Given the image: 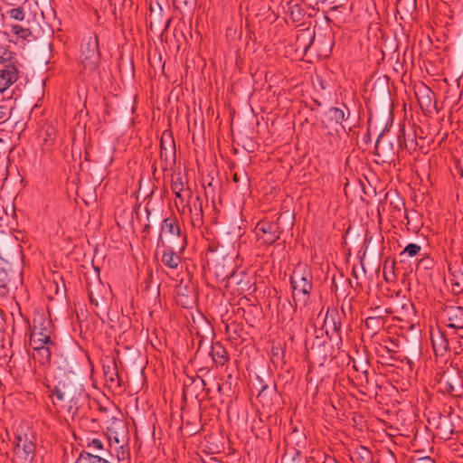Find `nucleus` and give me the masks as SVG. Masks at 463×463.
Instances as JSON below:
<instances>
[{
    "label": "nucleus",
    "mask_w": 463,
    "mask_h": 463,
    "mask_svg": "<svg viewBox=\"0 0 463 463\" xmlns=\"http://www.w3.org/2000/svg\"><path fill=\"white\" fill-rule=\"evenodd\" d=\"M30 345L34 360L43 366L50 365L52 355L59 352V341L50 319L43 316L33 319Z\"/></svg>",
    "instance_id": "f257e3e1"
},
{
    "label": "nucleus",
    "mask_w": 463,
    "mask_h": 463,
    "mask_svg": "<svg viewBox=\"0 0 463 463\" xmlns=\"http://www.w3.org/2000/svg\"><path fill=\"white\" fill-rule=\"evenodd\" d=\"M43 384L54 395L57 402H67L70 408H77L78 402L87 396L81 379L75 373L58 376V382L53 387L48 381Z\"/></svg>",
    "instance_id": "f03ea898"
},
{
    "label": "nucleus",
    "mask_w": 463,
    "mask_h": 463,
    "mask_svg": "<svg viewBox=\"0 0 463 463\" xmlns=\"http://www.w3.org/2000/svg\"><path fill=\"white\" fill-rule=\"evenodd\" d=\"M292 298L294 304H290L293 312L299 307H306L313 289V273L311 268L305 263H298L290 276Z\"/></svg>",
    "instance_id": "7ed1b4c3"
},
{
    "label": "nucleus",
    "mask_w": 463,
    "mask_h": 463,
    "mask_svg": "<svg viewBox=\"0 0 463 463\" xmlns=\"http://www.w3.org/2000/svg\"><path fill=\"white\" fill-rule=\"evenodd\" d=\"M36 439L33 430L18 427L14 436L13 463H33L36 455Z\"/></svg>",
    "instance_id": "20e7f679"
},
{
    "label": "nucleus",
    "mask_w": 463,
    "mask_h": 463,
    "mask_svg": "<svg viewBox=\"0 0 463 463\" xmlns=\"http://www.w3.org/2000/svg\"><path fill=\"white\" fill-rule=\"evenodd\" d=\"M20 64L14 52L5 51L0 55V96L19 79Z\"/></svg>",
    "instance_id": "39448f33"
},
{
    "label": "nucleus",
    "mask_w": 463,
    "mask_h": 463,
    "mask_svg": "<svg viewBox=\"0 0 463 463\" xmlns=\"http://www.w3.org/2000/svg\"><path fill=\"white\" fill-rule=\"evenodd\" d=\"M458 416L453 414L451 407H445L442 411H430L428 416L429 425L435 429L436 437L448 440L454 433V419Z\"/></svg>",
    "instance_id": "423d86ee"
},
{
    "label": "nucleus",
    "mask_w": 463,
    "mask_h": 463,
    "mask_svg": "<svg viewBox=\"0 0 463 463\" xmlns=\"http://www.w3.org/2000/svg\"><path fill=\"white\" fill-rule=\"evenodd\" d=\"M80 59L85 69L95 71L100 60L99 39L94 33H90L82 39L80 45Z\"/></svg>",
    "instance_id": "0eeeda50"
},
{
    "label": "nucleus",
    "mask_w": 463,
    "mask_h": 463,
    "mask_svg": "<svg viewBox=\"0 0 463 463\" xmlns=\"http://www.w3.org/2000/svg\"><path fill=\"white\" fill-rule=\"evenodd\" d=\"M258 241L264 244L271 245L280 237L279 223L271 221L261 220L254 229Z\"/></svg>",
    "instance_id": "6e6552de"
},
{
    "label": "nucleus",
    "mask_w": 463,
    "mask_h": 463,
    "mask_svg": "<svg viewBox=\"0 0 463 463\" xmlns=\"http://www.w3.org/2000/svg\"><path fill=\"white\" fill-rule=\"evenodd\" d=\"M159 246L165 248L161 258L163 265L170 269H176L181 263V255L186 247V237L182 238V245L177 252L175 251L173 247L165 246V241L161 236H159L157 241V247Z\"/></svg>",
    "instance_id": "1a4fd4ad"
},
{
    "label": "nucleus",
    "mask_w": 463,
    "mask_h": 463,
    "mask_svg": "<svg viewBox=\"0 0 463 463\" xmlns=\"http://www.w3.org/2000/svg\"><path fill=\"white\" fill-rule=\"evenodd\" d=\"M162 168L171 167L175 163V143L171 132L165 131L160 140Z\"/></svg>",
    "instance_id": "9d476101"
},
{
    "label": "nucleus",
    "mask_w": 463,
    "mask_h": 463,
    "mask_svg": "<svg viewBox=\"0 0 463 463\" xmlns=\"http://www.w3.org/2000/svg\"><path fill=\"white\" fill-rule=\"evenodd\" d=\"M431 344L437 356H444L450 351V345L454 344V338L448 339V335L441 329L431 333Z\"/></svg>",
    "instance_id": "9b49d317"
},
{
    "label": "nucleus",
    "mask_w": 463,
    "mask_h": 463,
    "mask_svg": "<svg viewBox=\"0 0 463 463\" xmlns=\"http://www.w3.org/2000/svg\"><path fill=\"white\" fill-rule=\"evenodd\" d=\"M446 326L454 330H463V307L448 306L443 310Z\"/></svg>",
    "instance_id": "f8f14e48"
},
{
    "label": "nucleus",
    "mask_w": 463,
    "mask_h": 463,
    "mask_svg": "<svg viewBox=\"0 0 463 463\" xmlns=\"http://www.w3.org/2000/svg\"><path fill=\"white\" fill-rule=\"evenodd\" d=\"M189 211L191 214V222L194 226H201L203 224V200L199 195L190 203Z\"/></svg>",
    "instance_id": "ddd939ff"
},
{
    "label": "nucleus",
    "mask_w": 463,
    "mask_h": 463,
    "mask_svg": "<svg viewBox=\"0 0 463 463\" xmlns=\"http://www.w3.org/2000/svg\"><path fill=\"white\" fill-rule=\"evenodd\" d=\"M353 463H373V454L366 447H356L350 454Z\"/></svg>",
    "instance_id": "4468645a"
},
{
    "label": "nucleus",
    "mask_w": 463,
    "mask_h": 463,
    "mask_svg": "<svg viewBox=\"0 0 463 463\" xmlns=\"http://www.w3.org/2000/svg\"><path fill=\"white\" fill-rule=\"evenodd\" d=\"M210 354L218 365H223L228 361L226 349L218 342L212 345Z\"/></svg>",
    "instance_id": "2eb2a0df"
},
{
    "label": "nucleus",
    "mask_w": 463,
    "mask_h": 463,
    "mask_svg": "<svg viewBox=\"0 0 463 463\" xmlns=\"http://www.w3.org/2000/svg\"><path fill=\"white\" fill-rule=\"evenodd\" d=\"M163 232H168L172 235L176 236L177 238H183L184 236H181V229L178 225L177 220L175 218H165L164 219L162 225H161V233L160 236L162 237Z\"/></svg>",
    "instance_id": "dca6fc26"
},
{
    "label": "nucleus",
    "mask_w": 463,
    "mask_h": 463,
    "mask_svg": "<svg viewBox=\"0 0 463 463\" xmlns=\"http://www.w3.org/2000/svg\"><path fill=\"white\" fill-rule=\"evenodd\" d=\"M103 373L107 383L120 386V378L116 364L103 365Z\"/></svg>",
    "instance_id": "f3484780"
},
{
    "label": "nucleus",
    "mask_w": 463,
    "mask_h": 463,
    "mask_svg": "<svg viewBox=\"0 0 463 463\" xmlns=\"http://www.w3.org/2000/svg\"><path fill=\"white\" fill-rule=\"evenodd\" d=\"M87 448L90 450V452H96L95 455H105L106 457L111 456L110 451L104 448V442L97 438H94L88 441Z\"/></svg>",
    "instance_id": "a211bd4d"
},
{
    "label": "nucleus",
    "mask_w": 463,
    "mask_h": 463,
    "mask_svg": "<svg viewBox=\"0 0 463 463\" xmlns=\"http://www.w3.org/2000/svg\"><path fill=\"white\" fill-rule=\"evenodd\" d=\"M345 109H347V117L342 109L336 107L330 108L327 111L329 120L342 125L343 121H345L350 115L349 109L346 107Z\"/></svg>",
    "instance_id": "6ab92c4d"
},
{
    "label": "nucleus",
    "mask_w": 463,
    "mask_h": 463,
    "mask_svg": "<svg viewBox=\"0 0 463 463\" xmlns=\"http://www.w3.org/2000/svg\"><path fill=\"white\" fill-rule=\"evenodd\" d=\"M398 142L401 148L408 151H415L417 148V141L414 138H406L404 128H401L398 135Z\"/></svg>",
    "instance_id": "aec40b11"
},
{
    "label": "nucleus",
    "mask_w": 463,
    "mask_h": 463,
    "mask_svg": "<svg viewBox=\"0 0 463 463\" xmlns=\"http://www.w3.org/2000/svg\"><path fill=\"white\" fill-rule=\"evenodd\" d=\"M54 356L53 364L56 368L62 372V374H66L67 373H73L71 371V367L70 362L66 357L60 355L57 357V354Z\"/></svg>",
    "instance_id": "412c9836"
},
{
    "label": "nucleus",
    "mask_w": 463,
    "mask_h": 463,
    "mask_svg": "<svg viewBox=\"0 0 463 463\" xmlns=\"http://www.w3.org/2000/svg\"><path fill=\"white\" fill-rule=\"evenodd\" d=\"M383 319L380 317H369L365 320V326L374 333L382 326Z\"/></svg>",
    "instance_id": "4be33fe9"
},
{
    "label": "nucleus",
    "mask_w": 463,
    "mask_h": 463,
    "mask_svg": "<svg viewBox=\"0 0 463 463\" xmlns=\"http://www.w3.org/2000/svg\"><path fill=\"white\" fill-rule=\"evenodd\" d=\"M184 189V184L183 181V177L180 175H177L175 177L172 179L171 190L173 193H182Z\"/></svg>",
    "instance_id": "5701e85b"
},
{
    "label": "nucleus",
    "mask_w": 463,
    "mask_h": 463,
    "mask_svg": "<svg viewBox=\"0 0 463 463\" xmlns=\"http://www.w3.org/2000/svg\"><path fill=\"white\" fill-rule=\"evenodd\" d=\"M421 247L416 243H409L401 253L407 254L409 257H414L420 253Z\"/></svg>",
    "instance_id": "b1692460"
},
{
    "label": "nucleus",
    "mask_w": 463,
    "mask_h": 463,
    "mask_svg": "<svg viewBox=\"0 0 463 463\" xmlns=\"http://www.w3.org/2000/svg\"><path fill=\"white\" fill-rule=\"evenodd\" d=\"M12 33L22 39H26L31 35V31L27 28H24L21 25H13Z\"/></svg>",
    "instance_id": "393cba45"
},
{
    "label": "nucleus",
    "mask_w": 463,
    "mask_h": 463,
    "mask_svg": "<svg viewBox=\"0 0 463 463\" xmlns=\"http://www.w3.org/2000/svg\"><path fill=\"white\" fill-rule=\"evenodd\" d=\"M8 14L11 18L16 21H23L25 16L23 7L13 8L8 12Z\"/></svg>",
    "instance_id": "a878e982"
},
{
    "label": "nucleus",
    "mask_w": 463,
    "mask_h": 463,
    "mask_svg": "<svg viewBox=\"0 0 463 463\" xmlns=\"http://www.w3.org/2000/svg\"><path fill=\"white\" fill-rule=\"evenodd\" d=\"M0 104V120H5L8 118L10 115L11 108L5 104V97L3 96L1 99Z\"/></svg>",
    "instance_id": "bb28decb"
},
{
    "label": "nucleus",
    "mask_w": 463,
    "mask_h": 463,
    "mask_svg": "<svg viewBox=\"0 0 463 463\" xmlns=\"http://www.w3.org/2000/svg\"><path fill=\"white\" fill-rule=\"evenodd\" d=\"M10 281L6 269L0 265V288H5Z\"/></svg>",
    "instance_id": "cd10ccee"
},
{
    "label": "nucleus",
    "mask_w": 463,
    "mask_h": 463,
    "mask_svg": "<svg viewBox=\"0 0 463 463\" xmlns=\"http://www.w3.org/2000/svg\"><path fill=\"white\" fill-rule=\"evenodd\" d=\"M409 463H435V462L430 457H428V456H425V457L413 456L411 458Z\"/></svg>",
    "instance_id": "c85d7f7f"
},
{
    "label": "nucleus",
    "mask_w": 463,
    "mask_h": 463,
    "mask_svg": "<svg viewBox=\"0 0 463 463\" xmlns=\"http://www.w3.org/2000/svg\"><path fill=\"white\" fill-rule=\"evenodd\" d=\"M88 294L90 304L98 307L99 305V300L102 299V298L99 295H95L92 289H89Z\"/></svg>",
    "instance_id": "c756f323"
},
{
    "label": "nucleus",
    "mask_w": 463,
    "mask_h": 463,
    "mask_svg": "<svg viewBox=\"0 0 463 463\" xmlns=\"http://www.w3.org/2000/svg\"><path fill=\"white\" fill-rule=\"evenodd\" d=\"M444 391L449 393H452L454 392V386L449 381L444 383Z\"/></svg>",
    "instance_id": "7c9ffc66"
},
{
    "label": "nucleus",
    "mask_w": 463,
    "mask_h": 463,
    "mask_svg": "<svg viewBox=\"0 0 463 463\" xmlns=\"http://www.w3.org/2000/svg\"><path fill=\"white\" fill-rule=\"evenodd\" d=\"M420 264H424L426 268H429L431 266L432 264V260L426 257V258H422L420 260Z\"/></svg>",
    "instance_id": "2f4dec72"
},
{
    "label": "nucleus",
    "mask_w": 463,
    "mask_h": 463,
    "mask_svg": "<svg viewBox=\"0 0 463 463\" xmlns=\"http://www.w3.org/2000/svg\"><path fill=\"white\" fill-rule=\"evenodd\" d=\"M382 136H383V134H381V135L378 137V138H377V140H376V143H375V150H376V155H377L378 156H381V152H380V139H381Z\"/></svg>",
    "instance_id": "473e14b6"
},
{
    "label": "nucleus",
    "mask_w": 463,
    "mask_h": 463,
    "mask_svg": "<svg viewBox=\"0 0 463 463\" xmlns=\"http://www.w3.org/2000/svg\"><path fill=\"white\" fill-rule=\"evenodd\" d=\"M234 277H235L234 272H232V273H230V274L226 275V277H225V278L227 279V282L229 283L232 279H234Z\"/></svg>",
    "instance_id": "72a5a7b5"
},
{
    "label": "nucleus",
    "mask_w": 463,
    "mask_h": 463,
    "mask_svg": "<svg viewBox=\"0 0 463 463\" xmlns=\"http://www.w3.org/2000/svg\"><path fill=\"white\" fill-rule=\"evenodd\" d=\"M331 320H332V323H333V326H334V330H337L338 327L336 326V323H335V319L334 318L333 316H331Z\"/></svg>",
    "instance_id": "f704fd0d"
},
{
    "label": "nucleus",
    "mask_w": 463,
    "mask_h": 463,
    "mask_svg": "<svg viewBox=\"0 0 463 463\" xmlns=\"http://www.w3.org/2000/svg\"><path fill=\"white\" fill-rule=\"evenodd\" d=\"M174 194H175L176 198L180 199L181 202L184 201L183 196H182V193H174Z\"/></svg>",
    "instance_id": "c9c22d12"
},
{
    "label": "nucleus",
    "mask_w": 463,
    "mask_h": 463,
    "mask_svg": "<svg viewBox=\"0 0 463 463\" xmlns=\"http://www.w3.org/2000/svg\"><path fill=\"white\" fill-rule=\"evenodd\" d=\"M455 333L458 335V337L463 338V330H455Z\"/></svg>",
    "instance_id": "e433bc0d"
},
{
    "label": "nucleus",
    "mask_w": 463,
    "mask_h": 463,
    "mask_svg": "<svg viewBox=\"0 0 463 463\" xmlns=\"http://www.w3.org/2000/svg\"><path fill=\"white\" fill-rule=\"evenodd\" d=\"M324 463H338V462L334 458H329L328 460L325 461Z\"/></svg>",
    "instance_id": "4c0bfd02"
},
{
    "label": "nucleus",
    "mask_w": 463,
    "mask_h": 463,
    "mask_svg": "<svg viewBox=\"0 0 463 463\" xmlns=\"http://www.w3.org/2000/svg\"><path fill=\"white\" fill-rule=\"evenodd\" d=\"M390 156H394V152H393V149H392V144L390 143Z\"/></svg>",
    "instance_id": "58836bf2"
},
{
    "label": "nucleus",
    "mask_w": 463,
    "mask_h": 463,
    "mask_svg": "<svg viewBox=\"0 0 463 463\" xmlns=\"http://www.w3.org/2000/svg\"><path fill=\"white\" fill-rule=\"evenodd\" d=\"M233 181H234L235 183H238V182H239V178H238V175H237V174H234V175H233Z\"/></svg>",
    "instance_id": "ea45409f"
},
{
    "label": "nucleus",
    "mask_w": 463,
    "mask_h": 463,
    "mask_svg": "<svg viewBox=\"0 0 463 463\" xmlns=\"http://www.w3.org/2000/svg\"><path fill=\"white\" fill-rule=\"evenodd\" d=\"M199 381L202 383V385H205V382L202 378H200Z\"/></svg>",
    "instance_id": "a19ab883"
},
{
    "label": "nucleus",
    "mask_w": 463,
    "mask_h": 463,
    "mask_svg": "<svg viewBox=\"0 0 463 463\" xmlns=\"http://www.w3.org/2000/svg\"><path fill=\"white\" fill-rule=\"evenodd\" d=\"M353 275L355 277V279H357V276H356V272H355L354 268L353 269Z\"/></svg>",
    "instance_id": "79ce46f5"
},
{
    "label": "nucleus",
    "mask_w": 463,
    "mask_h": 463,
    "mask_svg": "<svg viewBox=\"0 0 463 463\" xmlns=\"http://www.w3.org/2000/svg\"><path fill=\"white\" fill-rule=\"evenodd\" d=\"M354 368L355 371H359L358 366H356L355 364H354Z\"/></svg>",
    "instance_id": "37998d69"
},
{
    "label": "nucleus",
    "mask_w": 463,
    "mask_h": 463,
    "mask_svg": "<svg viewBox=\"0 0 463 463\" xmlns=\"http://www.w3.org/2000/svg\"><path fill=\"white\" fill-rule=\"evenodd\" d=\"M184 3L185 5H188L189 0H184Z\"/></svg>",
    "instance_id": "c03bdc74"
},
{
    "label": "nucleus",
    "mask_w": 463,
    "mask_h": 463,
    "mask_svg": "<svg viewBox=\"0 0 463 463\" xmlns=\"http://www.w3.org/2000/svg\"><path fill=\"white\" fill-rule=\"evenodd\" d=\"M460 406H461V407H462V409H463V399H462V400H461V402H460Z\"/></svg>",
    "instance_id": "a18cd8bd"
},
{
    "label": "nucleus",
    "mask_w": 463,
    "mask_h": 463,
    "mask_svg": "<svg viewBox=\"0 0 463 463\" xmlns=\"http://www.w3.org/2000/svg\"><path fill=\"white\" fill-rule=\"evenodd\" d=\"M115 440H116L117 443H119V440H118V438H115Z\"/></svg>",
    "instance_id": "49530a36"
}]
</instances>
